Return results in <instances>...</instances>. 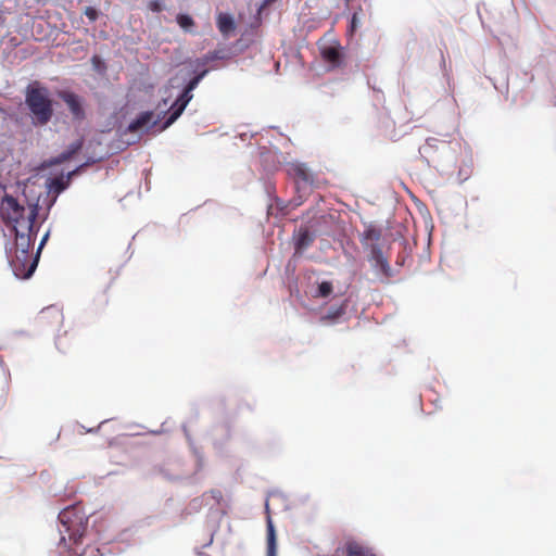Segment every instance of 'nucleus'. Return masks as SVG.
<instances>
[{
  "mask_svg": "<svg viewBox=\"0 0 556 556\" xmlns=\"http://www.w3.org/2000/svg\"><path fill=\"white\" fill-rule=\"evenodd\" d=\"M154 114L151 111L142 112L140 113L137 118H135L129 125H128V131L130 132H137L139 130L143 129H151L152 127L156 126L157 121H153Z\"/></svg>",
  "mask_w": 556,
  "mask_h": 556,
  "instance_id": "obj_8",
  "label": "nucleus"
},
{
  "mask_svg": "<svg viewBox=\"0 0 556 556\" xmlns=\"http://www.w3.org/2000/svg\"><path fill=\"white\" fill-rule=\"evenodd\" d=\"M343 553L346 556H375L370 547L354 539L345 541Z\"/></svg>",
  "mask_w": 556,
  "mask_h": 556,
  "instance_id": "obj_9",
  "label": "nucleus"
},
{
  "mask_svg": "<svg viewBox=\"0 0 556 556\" xmlns=\"http://www.w3.org/2000/svg\"><path fill=\"white\" fill-rule=\"evenodd\" d=\"M289 174H291L298 181L309 182L312 180L311 175L304 164H290Z\"/></svg>",
  "mask_w": 556,
  "mask_h": 556,
  "instance_id": "obj_14",
  "label": "nucleus"
},
{
  "mask_svg": "<svg viewBox=\"0 0 556 556\" xmlns=\"http://www.w3.org/2000/svg\"><path fill=\"white\" fill-rule=\"evenodd\" d=\"M216 26L224 37H228L236 29L233 17L228 13H218L216 17Z\"/></svg>",
  "mask_w": 556,
  "mask_h": 556,
  "instance_id": "obj_10",
  "label": "nucleus"
},
{
  "mask_svg": "<svg viewBox=\"0 0 556 556\" xmlns=\"http://www.w3.org/2000/svg\"><path fill=\"white\" fill-rule=\"evenodd\" d=\"M314 241V236L307 228H300L295 237V251L302 252L307 249Z\"/></svg>",
  "mask_w": 556,
  "mask_h": 556,
  "instance_id": "obj_13",
  "label": "nucleus"
},
{
  "mask_svg": "<svg viewBox=\"0 0 556 556\" xmlns=\"http://www.w3.org/2000/svg\"><path fill=\"white\" fill-rule=\"evenodd\" d=\"M35 216H36V213H35V211H34V210H31V211H30V216H29V226H31V223H33V220H34Z\"/></svg>",
  "mask_w": 556,
  "mask_h": 556,
  "instance_id": "obj_24",
  "label": "nucleus"
},
{
  "mask_svg": "<svg viewBox=\"0 0 556 556\" xmlns=\"http://www.w3.org/2000/svg\"><path fill=\"white\" fill-rule=\"evenodd\" d=\"M177 23L182 29H186V30L194 25L193 18L187 14H178Z\"/></svg>",
  "mask_w": 556,
  "mask_h": 556,
  "instance_id": "obj_19",
  "label": "nucleus"
},
{
  "mask_svg": "<svg viewBox=\"0 0 556 556\" xmlns=\"http://www.w3.org/2000/svg\"><path fill=\"white\" fill-rule=\"evenodd\" d=\"M381 237H382L381 230L379 228L370 225L361 235V242L363 245H366L370 249L371 244H378Z\"/></svg>",
  "mask_w": 556,
  "mask_h": 556,
  "instance_id": "obj_12",
  "label": "nucleus"
},
{
  "mask_svg": "<svg viewBox=\"0 0 556 556\" xmlns=\"http://www.w3.org/2000/svg\"><path fill=\"white\" fill-rule=\"evenodd\" d=\"M25 103L29 109L35 125H46L53 115L52 100L47 87L39 81L30 83L25 90Z\"/></svg>",
  "mask_w": 556,
  "mask_h": 556,
  "instance_id": "obj_2",
  "label": "nucleus"
},
{
  "mask_svg": "<svg viewBox=\"0 0 556 556\" xmlns=\"http://www.w3.org/2000/svg\"><path fill=\"white\" fill-rule=\"evenodd\" d=\"M211 495L214 500H216L217 502H219L222 498H223V493L220 490H211Z\"/></svg>",
  "mask_w": 556,
  "mask_h": 556,
  "instance_id": "obj_23",
  "label": "nucleus"
},
{
  "mask_svg": "<svg viewBox=\"0 0 556 556\" xmlns=\"http://www.w3.org/2000/svg\"><path fill=\"white\" fill-rule=\"evenodd\" d=\"M368 261L371 263L372 268L381 275L386 281L392 277V268L389 258L383 254L379 244L370 245Z\"/></svg>",
  "mask_w": 556,
  "mask_h": 556,
  "instance_id": "obj_4",
  "label": "nucleus"
},
{
  "mask_svg": "<svg viewBox=\"0 0 556 556\" xmlns=\"http://www.w3.org/2000/svg\"><path fill=\"white\" fill-rule=\"evenodd\" d=\"M333 291L332 283L330 281H323L317 287L316 298H328Z\"/></svg>",
  "mask_w": 556,
  "mask_h": 556,
  "instance_id": "obj_18",
  "label": "nucleus"
},
{
  "mask_svg": "<svg viewBox=\"0 0 556 556\" xmlns=\"http://www.w3.org/2000/svg\"><path fill=\"white\" fill-rule=\"evenodd\" d=\"M358 12H354L351 18V33L355 31L358 27Z\"/></svg>",
  "mask_w": 556,
  "mask_h": 556,
  "instance_id": "obj_22",
  "label": "nucleus"
},
{
  "mask_svg": "<svg viewBox=\"0 0 556 556\" xmlns=\"http://www.w3.org/2000/svg\"><path fill=\"white\" fill-rule=\"evenodd\" d=\"M207 71H203L197 76H194L185 87L181 94L177 98V100L173 103V105L169 109V115L164 122V124L161 126V130L166 129L172 124L176 122V119L182 114L184 110L188 105V103L192 99V91L198 87L199 83L202 80V78L205 76Z\"/></svg>",
  "mask_w": 556,
  "mask_h": 556,
  "instance_id": "obj_3",
  "label": "nucleus"
},
{
  "mask_svg": "<svg viewBox=\"0 0 556 556\" xmlns=\"http://www.w3.org/2000/svg\"><path fill=\"white\" fill-rule=\"evenodd\" d=\"M58 518L64 527V532L68 535V539L62 535L59 545H63L64 548L73 552L76 556H81L77 553L75 546L83 543L88 527V517L83 508L78 505L68 506L59 513Z\"/></svg>",
  "mask_w": 556,
  "mask_h": 556,
  "instance_id": "obj_1",
  "label": "nucleus"
},
{
  "mask_svg": "<svg viewBox=\"0 0 556 556\" xmlns=\"http://www.w3.org/2000/svg\"><path fill=\"white\" fill-rule=\"evenodd\" d=\"M276 533L270 520L267 523V556L276 555Z\"/></svg>",
  "mask_w": 556,
  "mask_h": 556,
  "instance_id": "obj_16",
  "label": "nucleus"
},
{
  "mask_svg": "<svg viewBox=\"0 0 556 556\" xmlns=\"http://www.w3.org/2000/svg\"><path fill=\"white\" fill-rule=\"evenodd\" d=\"M59 97L65 102L74 119L83 121L85 118V110L79 96L71 91H61Z\"/></svg>",
  "mask_w": 556,
  "mask_h": 556,
  "instance_id": "obj_7",
  "label": "nucleus"
},
{
  "mask_svg": "<svg viewBox=\"0 0 556 556\" xmlns=\"http://www.w3.org/2000/svg\"><path fill=\"white\" fill-rule=\"evenodd\" d=\"M10 263L14 275L18 278L30 277L37 266V261L33 257H26V260L22 258L18 254V249L15 250V254Z\"/></svg>",
  "mask_w": 556,
  "mask_h": 556,
  "instance_id": "obj_6",
  "label": "nucleus"
},
{
  "mask_svg": "<svg viewBox=\"0 0 556 556\" xmlns=\"http://www.w3.org/2000/svg\"><path fill=\"white\" fill-rule=\"evenodd\" d=\"M16 249H18V254L22 258L26 260V257H33L29 252L30 242L28 237L24 235H16Z\"/></svg>",
  "mask_w": 556,
  "mask_h": 556,
  "instance_id": "obj_15",
  "label": "nucleus"
},
{
  "mask_svg": "<svg viewBox=\"0 0 556 556\" xmlns=\"http://www.w3.org/2000/svg\"><path fill=\"white\" fill-rule=\"evenodd\" d=\"M85 15L90 20V21H96L98 18V12L94 8L92 7H87L85 9Z\"/></svg>",
  "mask_w": 556,
  "mask_h": 556,
  "instance_id": "obj_21",
  "label": "nucleus"
},
{
  "mask_svg": "<svg viewBox=\"0 0 556 556\" xmlns=\"http://www.w3.org/2000/svg\"><path fill=\"white\" fill-rule=\"evenodd\" d=\"M81 148V143L77 142L72 146V148L67 151L62 152L56 160L54 161L55 164H61L67 160H70L79 149Z\"/></svg>",
  "mask_w": 556,
  "mask_h": 556,
  "instance_id": "obj_17",
  "label": "nucleus"
},
{
  "mask_svg": "<svg viewBox=\"0 0 556 556\" xmlns=\"http://www.w3.org/2000/svg\"><path fill=\"white\" fill-rule=\"evenodd\" d=\"M1 213L3 218L15 227L16 225H20L25 213V208L13 197L5 195L1 203Z\"/></svg>",
  "mask_w": 556,
  "mask_h": 556,
  "instance_id": "obj_5",
  "label": "nucleus"
},
{
  "mask_svg": "<svg viewBox=\"0 0 556 556\" xmlns=\"http://www.w3.org/2000/svg\"><path fill=\"white\" fill-rule=\"evenodd\" d=\"M323 59L333 67H339L342 63V52L340 47L328 46L321 50Z\"/></svg>",
  "mask_w": 556,
  "mask_h": 556,
  "instance_id": "obj_11",
  "label": "nucleus"
},
{
  "mask_svg": "<svg viewBox=\"0 0 556 556\" xmlns=\"http://www.w3.org/2000/svg\"><path fill=\"white\" fill-rule=\"evenodd\" d=\"M148 9L151 12L160 13L165 9V7L161 0H151L148 2Z\"/></svg>",
  "mask_w": 556,
  "mask_h": 556,
  "instance_id": "obj_20",
  "label": "nucleus"
}]
</instances>
